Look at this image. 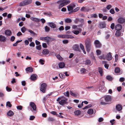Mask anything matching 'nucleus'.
<instances>
[{
    "label": "nucleus",
    "instance_id": "nucleus-1",
    "mask_svg": "<svg viewBox=\"0 0 125 125\" xmlns=\"http://www.w3.org/2000/svg\"><path fill=\"white\" fill-rule=\"evenodd\" d=\"M59 38H62L66 39H73L74 38L73 36L70 35H62L59 34L57 36Z\"/></svg>",
    "mask_w": 125,
    "mask_h": 125
},
{
    "label": "nucleus",
    "instance_id": "nucleus-2",
    "mask_svg": "<svg viewBox=\"0 0 125 125\" xmlns=\"http://www.w3.org/2000/svg\"><path fill=\"white\" fill-rule=\"evenodd\" d=\"M62 98L61 100L59 102V103L60 104L63 105L66 103L67 99L64 96H62Z\"/></svg>",
    "mask_w": 125,
    "mask_h": 125
},
{
    "label": "nucleus",
    "instance_id": "nucleus-3",
    "mask_svg": "<svg viewBox=\"0 0 125 125\" xmlns=\"http://www.w3.org/2000/svg\"><path fill=\"white\" fill-rule=\"evenodd\" d=\"M47 86V85L45 83H43L40 86V90L43 93H45L46 91Z\"/></svg>",
    "mask_w": 125,
    "mask_h": 125
},
{
    "label": "nucleus",
    "instance_id": "nucleus-4",
    "mask_svg": "<svg viewBox=\"0 0 125 125\" xmlns=\"http://www.w3.org/2000/svg\"><path fill=\"white\" fill-rule=\"evenodd\" d=\"M116 110L119 113H122V110L123 109V106L120 104H118L116 105L115 106Z\"/></svg>",
    "mask_w": 125,
    "mask_h": 125
},
{
    "label": "nucleus",
    "instance_id": "nucleus-5",
    "mask_svg": "<svg viewBox=\"0 0 125 125\" xmlns=\"http://www.w3.org/2000/svg\"><path fill=\"white\" fill-rule=\"evenodd\" d=\"M85 45L87 51L89 52L90 50L89 48L91 45V43L90 41L87 40L86 41Z\"/></svg>",
    "mask_w": 125,
    "mask_h": 125
},
{
    "label": "nucleus",
    "instance_id": "nucleus-6",
    "mask_svg": "<svg viewBox=\"0 0 125 125\" xmlns=\"http://www.w3.org/2000/svg\"><path fill=\"white\" fill-rule=\"evenodd\" d=\"M95 46L96 48H99L101 47V44L98 40H95L94 42Z\"/></svg>",
    "mask_w": 125,
    "mask_h": 125
},
{
    "label": "nucleus",
    "instance_id": "nucleus-7",
    "mask_svg": "<svg viewBox=\"0 0 125 125\" xmlns=\"http://www.w3.org/2000/svg\"><path fill=\"white\" fill-rule=\"evenodd\" d=\"M104 98L105 101L109 102H110L112 99V97L110 95H107L104 96Z\"/></svg>",
    "mask_w": 125,
    "mask_h": 125
},
{
    "label": "nucleus",
    "instance_id": "nucleus-8",
    "mask_svg": "<svg viewBox=\"0 0 125 125\" xmlns=\"http://www.w3.org/2000/svg\"><path fill=\"white\" fill-rule=\"evenodd\" d=\"M7 40V38L5 36L0 35V42H6Z\"/></svg>",
    "mask_w": 125,
    "mask_h": 125
},
{
    "label": "nucleus",
    "instance_id": "nucleus-9",
    "mask_svg": "<svg viewBox=\"0 0 125 125\" xmlns=\"http://www.w3.org/2000/svg\"><path fill=\"white\" fill-rule=\"evenodd\" d=\"M62 2L64 5H65L69 4L70 3V1L68 0H60L57 1V3Z\"/></svg>",
    "mask_w": 125,
    "mask_h": 125
},
{
    "label": "nucleus",
    "instance_id": "nucleus-10",
    "mask_svg": "<svg viewBox=\"0 0 125 125\" xmlns=\"http://www.w3.org/2000/svg\"><path fill=\"white\" fill-rule=\"evenodd\" d=\"M5 34L8 36H10L11 35L12 33L11 31L10 30H7L5 31Z\"/></svg>",
    "mask_w": 125,
    "mask_h": 125
},
{
    "label": "nucleus",
    "instance_id": "nucleus-11",
    "mask_svg": "<svg viewBox=\"0 0 125 125\" xmlns=\"http://www.w3.org/2000/svg\"><path fill=\"white\" fill-rule=\"evenodd\" d=\"M112 59V57L110 52L108 53L106 55V59L108 61L111 60Z\"/></svg>",
    "mask_w": 125,
    "mask_h": 125
},
{
    "label": "nucleus",
    "instance_id": "nucleus-12",
    "mask_svg": "<svg viewBox=\"0 0 125 125\" xmlns=\"http://www.w3.org/2000/svg\"><path fill=\"white\" fill-rule=\"evenodd\" d=\"M58 65L59 68L60 69H62L65 67V64L63 62H61L59 63Z\"/></svg>",
    "mask_w": 125,
    "mask_h": 125
},
{
    "label": "nucleus",
    "instance_id": "nucleus-13",
    "mask_svg": "<svg viewBox=\"0 0 125 125\" xmlns=\"http://www.w3.org/2000/svg\"><path fill=\"white\" fill-rule=\"evenodd\" d=\"M75 5L73 4L69 5L67 6V9L68 11H70L72 10L75 8Z\"/></svg>",
    "mask_w": 125,
    "mask_h": 125
},
{
    "label": "nucleus",
    "instance_id": "nucleus-14",
    "mask_svg": "<svg viewBox=\"0 0 125 125\" xmlns=\"http://www.w3.org/2000/svg\"><path fill=\"white\" fill-rule=\"evenodd\" d=\"M30 105L33 109V110L35 111L36 109V106L35 104L31 102L30 103Z\"/></svg>",
    "mask_w": 125,
    "mask_h": 125
},
{
    "label": "nucleus",
    "instance_id": "nucleus-15",
    "mask_svg": "<svg viewBox=\"0 0 125 125\" xmlns=\"http://www.w3.org/2000/svg\"><path fill=\"white\" fill-rule=\"evenodd\" d=\"M120 55L122 57L125 55V48L121 49Z\"/></svg>",
    "mask_w": 125,
    "mask_h": 125
},
{
    "label": "nucleus",
    "instance_id": "nucleus-16",
    "mask_svg": "<svg viewBox=\"0 0 125 125\" xmlns=\"http://www.w3.org/2000/svg\"><path fill=\"white\" fill-rule=\"evenodd\" d=\"M49 26L52 28H55L56 27V26L55 23L52 22H49L48 23Z\"/></svg>",
    "mask_w": 125,
    "mask_h": 125
},
{
    "label": "nucleus",
    "instance_id": "nucleus-17",
    "mask_svg": "<svg viewBox=\"0 0 125 125\" xmlns=\"http://www.w3.org/2000/svg\"><path fill=\"white\" fill-rule=\"evenodd\" d=\"M122 27V26L121 25L118 24L115 26V29L117 30L120 31Z\"/></svg>",
    "mask_w": 125,
    "mask_h": 125
},
{
    "label": "nucleus",
    "instance_id": "nucleus-18",
    "mask_svg": "<svg viewBox=\"0 0 125 125\" xmlns=\"http://www.w3.org/2000/svg\"><path fill=\"white\" fill-rule=\"evenodd\" d=\"M37 75L36 74H32L31 76V79L32 81H34L37 79Z\"/></svg>",
    "mask_w": 125,
    "mask_h": 125
},
{
    "label": "nucleus",
    "instance_id": "nucleus-19",
    "mask_svg": "<svg viewBox=\"0 0 125 125\" xmlns=\"http://www.w3.org/2000/svg\"><path fill=\"white\" fill-rule=\"evenodd\" d=\"M49 51L47 49H44L42 52V53L44 55H47L49 53Z\"/></svg>",
    "mask_w": 125,
    "mask_h": 125
},
{
    "label": "nucleus",
    "instance_id": "nucleus-20",
    "mask_svg": "<svg viewBox=\"0 0 125 125\" xmlns=\"http://www.w3.org/2000/svg\"><path fill=\"white\" fill-rule=\"evenodd\" d=\"M14 113L11 110L9 111L7 113V115L8 116H11L13 115Z\"/></svg>",
    "mask_w": 125,
    "mask_h": 125
},
{
    "label": "nucleus",
    "instance_id": "nucleus-21",
    "mask_svg": "<svg viewBox=\"0 0 125 125\" xmlns=\"http://www.w3.org/2000/svg\"><path fill=\"white\" fill-rule=\"evenodd\" d=\"M85 64L89 66L91 65L92 64L91 61L89 59L86 60L85 62Z\"/></svg>",
    "mask_w": 125,
    "mask_h": 125
},
{
    "label": "nucleus",
    "instance_id": "nucleus-22",
    "mask_svg": "<svg viewBox=\"0 0 125 125\" xmlns=\"http://www.w3.org/2000/svg\"><path fill=\"white\" fill-rule=\"evenodd\" d=\"M52 38L49 37H45L44 41L48 42L51 40Z\"/></svg>",
    "mask_w": 125,
    "mask_h": 125
},
{
    "label": "nucleus",
    "instance_id": "nucleus-23",
    "mask_svg": "<svg viewBox=\"0 0 125 125\" xmlns=\"http://www.w3.org/2000/svg\"><path fill=\"white\" fill-rule=\"evenodd\" d=\"M28 4V3L27 1H24L20 3L19 5L20 6H22L26 5Z\"/></svg>",
    "mask_w": 125,
    "mask_h": 125
},
{
    "label": "nucleus",
    "instance_id": "nucleus-24",
    "mask_svg": "<svg viewBox=\"0 0 125 125\" xmlns=\"http://www.w3.org/2000/svg\"><path fill=\"white\" fill-rule=\"evenodd\" d=\"M118 21L119 23H122L125 22V19L124 18H121L118 19Z\"/></svg>",
    "mask_w": 125,
    "mask_h": 125
},
{
    "label": "nucleus",
    "instance_id": "nucleus-25",
    "mask_svg": "<svg viewBox=\"0 0 125 125\" xmlns=\"http://www.w3.org/2000/svg\"><path fill=\"white\" fill-rule=\"evenodd\" d=\"M122 34L121 33V32L120 31L117 30L115 33V35L116 36H119L121 35Z\"/></svg>",
    "mask_w": 125,
    "mask_h": 125
},
{
    "label": "nucleus",
    "instance_id": "nucleus-26",
    "mask_svg": "<svg viewBox=\"0 0 125 125\" xmlns=\"http://www.w3.org/2000/svg\"><path fill=\"white\" fill-rule=\"evenodd\" d=\"M73 49L75 51H78L79 50V47L76 44L74 45L73 47Z\"/></svg>",
    "mask_w": 125,
    "mask_h": 125
},
{
    "label": "nucleus",
    "instance_id": "nucleus-27",
    "mask_svg": "<svg viewBox=\"0 0 125 125\" xmlns=\"http://www.w3.org/2000/svg\"><path fill=\"white\" fill-rule=\"evenodd\" d=\"M25 70L26 71H28L30 72H32L33 71L32 68L30 67L26 68Z\"/></svg>",
    "mask_w": 125,
    "mask_h": 125
},
{
    "label": "nucleus",
    "instance_id": "nucleus-28",
    "mask_svg": "<svg viewBox=\"0 0 125 125\" xmlns=\"http://www.w3.org/2000/svg\"><path fill=\"white\" fill-rule=\"evenodd\" d=\"M79 30H80V29H78ZM80 31L79 30H73L72 31V32L74 34L76 35L78 34L80 32Z\"/></svg>",
    "mask_w": 125,
    "mask_h": 125
},
{
    "label": "nucleus",
    "instance_id": "nucleus-29",
    "mask_svg": "<svg viewBox=\"0 0 125 125\" xmlns=\"http://www.w3.org/2000/svg\"><path fill=\"white\" fill-rule=\"evenodd\" d=\"M30 19L32 21L37 22H39V19L34 17H31V18Z\"/></svg>",
    "mask_w": 125,
    "mask_h": 125
},
{
    "label": "nucleus",
    "instance_id": "nucleus-30",
    "mask_svg": "<svg viewBox=\"0 0 125 125\" xmlns=\"http://www.w3.org/2000/svg\"><path fill=\"white\" fill-rule=\"evenodd\" d=\"M74 113L75 115H78L81 114V112L80 110H77L75 111Z\"/></svg>",
    "mask_w": 125,
    "mask_h": 125
},
{
    "label": "nucleus",
    "instance_id": "nucleus-31",
    "mask_svg": "<svg viewBox=\"0 0 125 125\" xmlns=\"http://www.w3.org/2000/svg\"><path fill=\"white\" fill-rule=\"evenodd\" d=\"M98 71L101 76L103 75V71L102 68L99 67L98 68Z\"/></svg>",
    "mask_w": 125,
    "mask_h": 125
},
{
    "label": "nucleus",
    "instance_id": "nucleus-32",
    "mask_svg": "<svg viewBox=\"0 0 125 125\" xmlns=\"http://www.w3.org/2000/svg\"><path fill=\"white\" fill-rule=\"evenodd\" d=\"M70 94L71 95L74 96H76L78 94L77 93H74L72 91L70 92Z\"/></svg>",
    "mask_w": 125,
    "mask_h": 125
},
{
    "label": "nucleus",
    "instance_id": "nucleus-33",
    "mask_svg": "<svg viewBox=\"0 0 125 125\" xmlns=\"http://www.w3.org/2000/svg\"><path fill=\"white\" fill-rule=\"evenodd\" d=\"M81 73L82 74H84L86 71V70L84 68H81L80 70Z\"/></svg>",
    "mask_w": 125,
    "mask_h": 125
},
{
    "label": "nucleus",
    "instance_id": "nucleus-34",
    "mask_svg": "<svg viewBox=\"0 0 125 125\" xmlns=\"http://www.w3.org/2000/svg\"><path fill=\"white\" fill-rule=\"evenodd\" d=\"M88 113L90 115H91L94 113L93 110V109H89L88 112Z\"/></svg>",
    "mask_w": 125,
    "mask_h": 125
},
{
    "label": "nucleus",
    "instance_id": "nucleus-35",
    "mask_svg": "<svg viewBox=\"0 0 125 125\" xmlns=\"http://www.w3.org/2000/svg\"><path fill=\"white\" fill-rule=\"evenodd\" d=\"M115 72L116 73H118L120 72V70L119 68L118 67L116 68L115 69Z\"/></svg>",
    "mask_w": 125,
    "mask_h": 125
},
{
    "label": "nucleus",
    "instance_id": "nucleus-36",
    "mask_svg": "<svg viewBox=\"0 0 125 125\" xmlns=\"http://www.w3.org/2000/svg\"><path fill=\"white\" fill-rule=\"evenodd\" d=\"M107 79L109 81H111L113 79V78L111 76L108 75L106 77Z\"/></svg>",
    "mask_w": 125,
    "mask_h": 125
},
{
    "label": "nucleus",
    "instance_id": "nucleus-37",
    "mask_svg": "<svg viewBox=\"0 0 125 125\" xmlns=\"http://www.w3.org/2000/svg\"><path fill=\"white\" fill-rule=\"evenodd\" d=\"M65 21L67 23H69L71 22L72 20L71 19L69 18H67L65 19Z\"/></svg>",
    "mask_w": 125,
    "mask_h": 125
},
{
    "label": "nucleus",
    "instance_id": "nucleus-38",
    "mask_svg": "<svg viewBox=\"0 0 125 125\" xmlns=\"http://www.w3.org/2000/svg\"><path fill=\"white\" fill-rule=\"evenodd\" d=\"M57 58L59 60H62V57L59 54H57L56 56Z\"/></svg>",
    "mask_w": 125,
    "mask_h": 125
},
{
    "label": "nucleus",
    "instance_id": "nucleus-39",
    "mask_svg": "<svg viewBox=\"0 0 125 125\" xmlns=\"http://www.w3.org/2000/svg\"><path fill=\"white\" fill-rule=\"evenodd\" d=\"M96 52L97 53V55H100L101 53V51L99 50H96Z\"/></svg>",
    "mask_w": 125,
    "mask_h": 125
},
{
    "label": "nucleus",
    "instance_id": "nucleus-40",
    "mask_svg": "<svg viewBox=\"0 0 125 125\" xmlns=\"http://www.w3.org/2000/svg\"><path fill=\"white\" fill-rule=\"evenodd\" d=\"M63 115V114L62 113H59V114H57L56 115V116L58 117H60L62 118H63V116H62V115Z\"/></svg>",
    "mask_w": 125,
    "mask_h": 125
},
{
    "label": "nucleus",
    "instance_id": "nucleus-41",
    "mask_svg": "<svg viewBox=\"0 0 125 125\" xmlns=\"http://www.w3.org/2000/svg\"><path fill=\"white\" fill-rule=\"evenodd\" d=\"M26 30V28L24 27H22L21 29V31L22 33H24Z\"/></svg>",
    "mask_w": 125,
    "mask_h": 125
},
{
    "label": "nucleus",
    "instance_id": "nucleus-42",
    "mask_svg": "<svg viewBox=\"0 0 125 125\" xmlns=\"http://www.w3.org/2000/svg\"><path fill=\"white\" fill-rule=\"evenodd\" d=\"M6 106H8L9 107H11L12 106L10 102L9 101H8L6 103Z\"/></svg>",
    "mask_w": 125,
    "mask_h": 125
},
{
    "label": "nucleus",
    "instance_id": "nucleus-43",
    "mask_svg": "<svg viewBox=\"0 0 125 125\" xmlns=\"http://www.w3.org/2000/svg\"><path fill=\"white\" fill-rule=\"evenodd\" d=\"M61 3L59 6V9L61 8L62 7L65 6L62 2H59L58 3Z\"/></svg>",
    "mask_w": 125,
    "mask_h": 125
},
{
    "label": "nucleus",
    "instance_id": "nucleus-44",
    "mask_svg": "<svg viewBox=\"0 0 125 125\" xmlns=\"http://www.w3.org/2000/svg\"><path fill=\"white\" fill-rule=\"evenodd\" d=\"M64 94V95L66 96L69 97V92L68 91H67L66 92H65Z\"/></svg>",
    "mask_w": 125,
    "mask_h": 125
},
{
    "label": "nucleus",
    "instance_id": "nucleus-45",
    "mask_svg": "<svg viewBox=\"0 0 125 125\" xmlns=\"http://www.w3.org/2000/svg\"><path fill=\"white\" fill-rule=\"evenodd\" d=\"M115 61L116 62L118 60V56L117 54H116L115 55Z\"/></svg>",
    "mask_w": 125,
    "mask_h": 125
},
{
    "label": "nucleus",
    "instance_id": "nucleus-46",
    "mask_svg": "<svg viewBox=\"0 0 125 125\" xmlns=\"http://www.w3.org/2000/svg\"><path fill=\"white\" fill-rule=\"evenodd\" d=\"M29 32H30V33L33 35H36V34L32 30H28Z\"/></svg>",
    "mask_w": 125,
    "mask_h": 125
},
{
    "label": "nucleus",
    "instance_id": "nucleus-47",
    "mask_svg": "<svg viewBox=\"0 0 125 125\" xmlns=\"http://www.w3.org/2000/svg\"><path fill=\"white\" fill-rule=\"evenodd\" d=\"M59 76L61 78H63L65 77V75L62 73L59 74Z\"/></svg>",
    "mask_w": 125,
    "mask_h": 125
},
{
    "label": "nucleus",
    "instance_id": "nucleus-48",
    "mask_svg": "<svg viewBox=\"0 0 125 125\" xmlns=\"http://www.w3.org/2000/svg\"><path fill=\"white\" fill-rule=\"evenodd\" d=\"M36 49L38 50H40L41 49V45L36 46Z\"/></svg>",
    "mask_w": 125,
    "mask_h": 125
},
{
    "label": "nucleus",
    "instance_id": "nucleus-49",
    "mask_svg": "<svg viewBox=\"0 0 125 125\" xmlns=\"http://www.w3.org/2000/svg\"><path fill=\"white\" fill-rule=\"evenodd\" d=\"M62 42L63 44H66L68 43V41L67 40L65 39L63 40Z\"/></svg>",
    "mask_w": 125,
    "mask_h": 125
},
{
    "label": "nucleus",
    "instance_id": "nucleus-50",
    "mask_svg": "<svg viewBox=\"0 0 125 125\" xmlns=\"http://www.w3.org/2000/svg\"><path fill=\"white\" fill-rule=\"evenodd\" d=\"M35 118V117L33 115L31 116L30 117L29 119L31 120H32L34 119Z\"/></svg>",
    "mask_w": 125,
    "mask_h": 125
},
{
    "label": "nucleus",
    "instance_id": "nucleus-51",
    "mask_svg": "<svg viewBox=\"0 0 125 125\" xmlns=\"http://www.w3.org/2000/svg\"><path fill=\"white\" fill-rule=\"evenodd\" d=\"M45 30L46 31L48 32L50 30V29L49 27L47 26H46L45 27Z\"/></svg>",
    "mask_w": 125,
    "mask_h": 125
},
{
    "label": "nucleus",
    "instance_id": "nucleus-52",
    "mask_svg": "<svg viewBox=\"0 0 125 125\" xmlns=\"http://www.w3.org/2000/svg\"><path fill=\"white\" fill-rule=\"evenodd\" d=\"M48 121H52L54 120V119L52 117H49L48 119Z\"/></svg>",
    "mask_w": 125,
    "mask_h": 125
},
{
    "label": "nucleus",
    "instance_id": "nucleus-53",
    "mask_svg": "<svg viewBox=\"0 0 125 125\" xmlns=\"http://www.w3.org/2000/svg\"><path fill=\"white\" fill-rule=\"evenodd\" d=\"M99 58L100 59H104L105 58V57H104V55H102L100 56H99Z\"/></svg>",
    "mask_w": 125,
    "mask_h": 125
},
{
    "label": "nucleus",
    "instance_id": "nucleus-54",
    "mask_svg": "<svg viewBox=\"0 0 125 125\" xmlns=\"http://www.w3.org/2000/svg\"><path fill=\"white\" fill-rule=\"evenodd\" d=\"M80 47L81 49L82 50H83L84 49L83 45L82 44H80Z\"/></svg>",
    "mask_w": 125,
    "mask_h": 125
},
{
    "label": "nucleus",
    "instance_id": "nucleus-55",
    "mask_svg": "<svg viewBox=\"0 0 125 125\" xmlns=\"http://www.w3.org/2000/svg\"><path fill=\"white\" fill-rule=\"evenodd\" d=\"M115 120L113 119L112 120H111L110 121V122L112 125H113L115 123Z\"/></svg>",
    "mask_w": 125,
    "mask_h": 125
},
{
    "label": "nucleus",
    "instance_id": "nucleus-56",
    "mask_svg": "<svg viewBox=\"0 0 125 125\" xmlns=\"http://www.w3.org/2000/svg\"><path fill=\"white\" fill-rule=\"evenodd\" d=\"M77 26L76 25H73L72 26V29H78L77 28Z\"/></svg>",
    "mask_w": 125,
    "mask_h": 125
},
{
    "label": "nucleus",
    "instance_id": "nucleus-57",
    "mask_svg": "<svg viewBox=\"0 0 125 125\" xmlns=\"http://www.w3.org/2000/svg\"><path fill=\"white\" fill-rule=\"evenodd\" d=\"M15 39V37L14 36H12L10 38V41L12 42Z\"/></svg>",
    "mask_w": 125,
    "mask_h": 125
},
{
    "label": "nucleus",
    "instance_id": "nucleus-58",
    "mask_svg": "<svg viewBox=\"0 0 125 125\" xmlns=\"http://www.w3.org/2000/svg\"><path fill=\"white\" fill-rule=\"evenodd\" d=\"M110 12L112 14H113L115 13V11L113 9H111L110 11Z\"/></svg>",
    "mask_w": 125,
    "mask_h": 125
},
{
    "label": "nucleus",
    "instance_id": "nucleus-59",
    "mask_svg": "<svg viewBox=\"0 0 125 125\" xmlns=\"http://www.w3.org/2000/svg\"><path fill=\"white\" fill-rule=\"evenodd\" d=\"M35 45L34 43L33 42H31L30 44V46H32L33 47H34L35 46Z\"/></svg>",
    "mask_w": 125,
    "mask_h": 125
},
{
    "label": "nucleus",
    "instance_id": "nucleus-60",
    "mask_svg": "<svg viewBox=\"0 0 125 125\" xmlns=\"http://www.w3.org/2000/svg\"><path fill=\"white\" fill-rule=\"evenodd\" d=\"M105 25L104 23H101V27L102 28H104L105 27Z\"/></svg>",
    "mask_w": 125,
    "mask_h": 125
},
{
    "label": "nucleus",
    "instance_id": "nucleus-61",
    "mask_svg": "<svg viewBox=\"0 0 125 125\" xmlns=\"http://www.w3.org/2000/svg\"><path fill=\"white\" fill-rule=\"evenodd\" d=\"M44 62V61L42 60V59H41L39 61V62L40 63L42 64L43 65L44 64V63H43V62Z\"/></svg>",
    "mask_w": 125,
    "mask_h": 125
},
{
    "label": "nucleus",
    "instance_id": "nucleus-62",
    "mask_svg": "<svg viewBox=\"0 0 125 125\" xmlns=\"http://www.w3.org/2000/svg\"><path fill=\"white\" fill-rule=\"evenodd\" d=\"M42 46L44 48H46L47 47V46L45 43H43L42 44Z\"/></svg>",
    "mask_w": 125,
    "mask_h": 125
},
{
    "label": "nucleus",
    "instance_id": "nucleus-63",
    "mask_svg": "<svg viewBox=\"0 0 125 125\" xmlns=\"http://www.w3.org/2000/svg\"><path fill=\"white\" fill-rule=\"evenodd\" d=\"M35 4L37 6H40L41 4V3L39 1H36L35 2Z\"/></svg>",
    "mask_w": 125,
    "mask_h": 125
},
{
    "label": "nucleus",
    "instance_id": "nucleus-64",
    "mask_svg": "<svg viewBox=\"0 0 125 125\" xmlns=\"http://www.w3.org/2000/svg\"><path fill=\"white\" fill-rule=\"evenodd\" d=\"M59 29L60 31H63L64 29V28L63 26H62L60 27Z\"/></svg>",
    "mask_w": 125,
    "mask_h": 125
}]
</instances>
